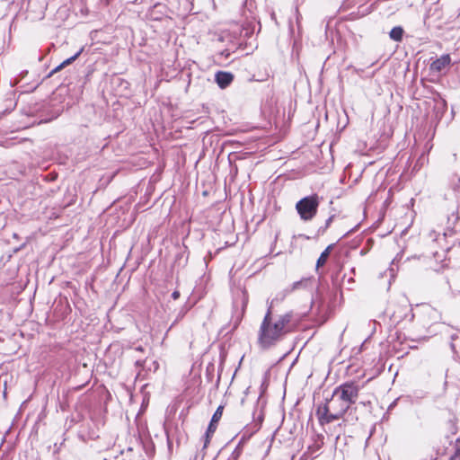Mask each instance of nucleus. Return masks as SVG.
I'll return each instance as SVG.
<instances>
[{
    "label": "nucleus",
    "instance_id": "obj_11",
    "mask_svg": "<svg viewBox=\"0 0 460 460\" xmlns=\"http://www.w3.org/2000/svg\"><path fill=\"white\" fill-rule=\"evenodd\" d=\"M456 451L457 454H460V438L456 442Z\"/></svg>",
    "mask_w": 460,
    "mask_h": 460
},
{
    "label": "nucleus",
    "instance_id": "obj_1",
    "mask_svg": "<svg viewBox=\"0 0 460 460\" xmlns=\"http://www.w3.org/2000/svg\"><path fill=\"white\" fill-rule=\"evenodd\" d=\"M291 313L273 316L271 306L268 309L258 332V343L263 349L274 346L293 331Z\"/></svg>",
    "mask_w": 460,
    "mask_h": 460
},
{
    "label": "nucleus",
    "instance_id": "obj_12",
    "mask_svg": "<svg viewBox=\"0 0 460 460\" xmlns=\"http://www.w3.org/2000/svg\"><path fill=\"white\" fill-rule=\"evenodd\" d=\"M172 296L173 299H177L180 296V293L178 291H174L172 294Z\"/></svg>",
    "mask_w": 460,
    "mask_h": 460
},
{
    "label": "nucleus",
    "instance_id": "obj_10",
    "mask_svg": "<svg viewBox=\"0 0 460 460\" xmlns=\"http://www.w3.org/2000/svg\"><path fill=\"white\" fill-rule=\"evenodd\" d=\"M82 50L78 51L75 55H74L73 57L66 59L65 61H63L59 66H58L53 71H52V74L53 73H57L58 71H60L63 67L70 65L72 62H74L81 54Z\"/></svg>",
    "mask_w": 460,
    "mask_h": 460
},
{
    "label": "nucleus",
    "instance_id": "obj_5",
    "mask_svg": "<svg viewBox=\"0 0 460 460\" xmlns=\"http://www.w3.org/2000/svg\"><path fill=\"white\" fill-rule=\"evenodd\" d=\"M223 410H224V406L220 405L217 407L215 413L213 414L211 421L208 427V429H207V432L205 435L204 447H206L208 445V443L210 441V438L215 433L217 427V422L219 421V420L222 417Z\"/></svg>",
    "mask_w": 460,
    "mask_h": 460
},
{
    "label": "nucleus",
    "instance_id": "obj_9",
    "mask_svg": "<svg viewBox=\"0 0 460 460\" xmlns=\"http://www.w3.org/2000/svg\"><path fill=\"white\" fill-rule=\"evenodd\" d=\"M403 30L402 27H394L389 35L390 38L395 41H401L402 39Z\"/></svg>",
    "mask_w": 460,
    "mask_h": 460
},
{
    "label": "nucleus",
    "instance_id": "obj_8",
    "mask_svg": "<svg viewBox=\"0 0 460 460\" xmlns=\"http://www.w3.org/2000/svg\"><path fill=\"white\" fill-rule=\"evenodd\" d=\"M332 249V245H329L320 255V257L317 260L316 262V269H319L320 267L323 266L330 255V252Z\"/></svg>",
    "mask_w": 460,
    "mask_h": 460
},
{
    "label": "nucleus",
    "instance_id": "obj_2",
    "mask_svg": "<svg viewBox=\"0 0 460 460\" xmlns=\"http://www.w3.org/2000/svg\"><path fill=\"white\" fill-rule=\"evenodd\" d=\"M349 409V408L332 393V398L327 400L325 404L318 406L316 416L319 422L323 425L339 420Z\"/></svg>",
    "mask_w": 460,
    "mask_h": 460
},
{
    "label": "nucleus",
    "instance_id": "obj_6",
    "mask_svg": "<svg viewBox=\"0 0 460 460\" xmlns=\"http://www.w3.org/2000/svg\"><path fill=\"white\" fill-rule=\"evenodd\" d=\"M215 80L222 89L227 87L234 80V75L230 72L219 71L215 75Z\"/></svg>",
    "mask_w": 460,
    "mask_h": 460
},
{
    "label": "nucleus",
    "instance_id": "obj_14",
    "mask_svg": "<svg viewBox=\"0 0 460 460\" xmlns=\"http://www.w3.org/2000/svg\"><path fill=\"white\" fill-rule=\"evenodd\" d=\"M332 217H330L328 220H327V225H329L332 221Z\"/></svg>",
    "mask_w": 460,
    "mask_h": 460
},
{
    "label": "nucleus",
    "instance_id": "obj_7",
    "mask_svg": "<svg viewBox=\"0 0 460 460\" xmlns=\"http://www.w3.org/2000/svg\"><path fill=\"white\" fill-rule=\"evenodd\" d=\"M451 62L449 55H443L439 58L433 61L430 65V70L439 73L447 67Z\"/></svg>",
    "mask_w": 460,
    "mask_h": 460
},
{
    "label": "nucleus",
    "instance_id": "obj_13",
    "mask_svg": "<svg viewBox=\"0 0 460 460\" xmlns=\"http://www.w3.org/2000/svg\"><path fill=\"white\" fill-rule=\"evenodd\" d=\"M299 285H300V282L294 283L292 289L296 288V287L299 286Z\"/></svg>",
    "mask_w": 460,
    "mask_h": 460
},
{
    "label": "nucleus",
    "instance_id": "obj_3",
    "mask_svg": "<svg viewBox=\"0 0 460 460\" xmlns=\"http://www.w3.org/2000/svg\"><path fill=\"white\" fill-rule=\"evenodd\" d=\"M319 207V198L317 195H311L303 198L296 204V209L304 221L312 220Z\"/></svg>",
    "mask_w": 460,
    "mask_h": 460
},
{
    "label": "nucleus",
    "instance_id": "obj_4",
    "mask_svg": "<svg viewBox=\"0 0 460 460\" xmlns=\"http://www.w3.org/2000/svg\"><path fill=\"white\" fill-rule=\"evenodd\" d=\"M358 386L354 383H345L333 391L334 395L338 396L349 408L355 403L358 396Z\"/></svg>",
    "mask_w": 460,
    "mask_h": 460
}]
</instances>
